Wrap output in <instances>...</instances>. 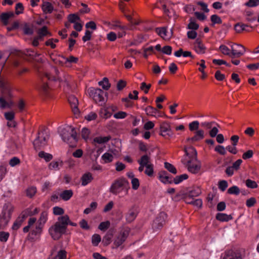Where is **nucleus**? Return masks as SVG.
Instances as JSON below:
<instances>
[{
  "mask_svg": "<svg viewBox=\"0 0 259 259\" xmlns=\"http://www.w3.org/2000/svg\"><path fill=\"white\" fill-rule=\"evenodd\" d=\"M166 218L167 214L164 212H161L159 213L154 221H158V222L160 223V224L163 226Z\"/></svg>",
  "mask_w": 259,
  "mask_h": 259,
  "instance_id": "nucleus-31",
  "label": "nucleus"
},
{
  "mask_svg": "<svg viewBox=\"0 0 259 259\" xmlns=\"http://www.w3.org/2000/svg\"><path fill=\"white\" fill-rule=\"evenodd\" d=\"M48 219V213L47 211H42L38 220V223L42 226L46 223Z\"/></svg>",
  "mask_w": 259,
  "mask_h": 259,
  "instance_id": "nucleus-39",
  "label": "nucleus"
},
{
  "mask_svg": "<svg viewBox=\"0 0 259 259\" xmlns=\"http://www.w3.org/2000/svg\"><path fill=\"white\" fill-rule=\"evenodd\" d=\"M23 32L26 35H32L33 33V30L28 25L25 24L23 27Z\"/></svg>",
  "mask_w": 259,
  "mask_h": 259,
  "instance_id": "nucleus-62",
  "label": "nucleus"
},
{
  "mask_svg": "<svg viewBox=\"0 0 259 259\" xmlns=\"http://www.w3.org/2000/svg\"><path fill=\"white\" fill-rule=\"evenodd\" d=\"M38 156L44 158L47 162H49L53 159V155L50 153H46L42 151L39 152Z\"/></svg>",
  "mask_w": 259,
  "mask_h": 259,
  "instance_id": "nucleus-35",
  "label": "nucleus"
},
{
  "mask_svg": "<svg viewBox=\"0 0 259 259\" xmlns=\"http://www.w3.org/2000/svg\"><path fill=\"white\" fill-rule=\"evenodd\" d=\"M245 5L249 7H256L259 5V0H249Z\"/></svg>",
  "mask_w": 259,
  "mask_h": 259,
  "instance_id": "nucleus-64",
  "label": "nucleus"
},
{
  "mask_svg": "<svg viewBox=\"0 0 259 259\" xmlns=\"http://www.w3.org/2000/svg\"><path fill=\"white\" fill-rule=\"evenodd\" d=\"M43 227L44 226L38 224V225H36L35 228L31 231L32 234L34 235L40 234L41 232Z\"/></svg>",
  "mask_w": 259,
  "mask_h": 259,
  "instance_id": "nucleus-50",
  "label": "nucleus"
},
{
  "mask_svg": "<svg viewBox=\"0 0 259 259\" xmlns=\"http://www.w3.org/2000/svg\"><path fill=\"white\" fill-rule=\"evenodd\" d=\"M68 223L69 217L67 214L58 218L57 221L49 230V233L54 240H58L63 234L66 233Z\"/></svg>",
  "mask_w": 259,
  "mask_h": 259,
  "instance_id": "nucleus-1",
  "label": "nucleus"
},
{
  "mask_svg": "<svg viewBox=\"0 0 259 259\" xmlns=\"http://www.w3.org/2000/svg\"><path fill=\"white\" fill-rule=\"evenodd\" d=\"M41 8L44 13L45 14H50L53 11V6L51 3L48 2H44Z\"/></svg>",
  "mask_w": 259,
  "mask_h": 259,
  "instance_id": "nucleus-22",
  "label": "nucleus"
},
{
  "mask_svg": "<svg viewBox=\"0 0 259 259\" xmlns=\"http://www.w3.org/2000/svg\"><path fill=\"white\" fill-rule=\"evenodd\" d=\"M9 237V233L4 231L0 232V241L6 242Z\"/></svg>",
  "mask_w": 259,
  "mask_h": 259,
  "instance_id": "nucleus-61",
  "label": "nucleus"
},
{
  "mask_svg": "<svg viewBox=\"0 0 259 259\" xmlns=\"http://www.w3.org/2000/svg\"><path fill=\"white\" fill-rule=\"evenodd\" d=\"M216 219L221 222H227L232 220V217L226 213H218L216 215Z\"/></svg>",
  "mask_w": 259,
  "mask_h": 259,
  "instance_id": "nucleus-25",
  "label": "nucleus"
},
{
  "mask_svg": "<svg viewBox=\"0 0 259 259\" xmlns=\"http://www.w3.org/2000/svg\"><path fill=\"white\" fill-rule=\"evenodd\" d=\"M61 136L63 140L68 143L71 147H73L77 142V133L72 126H66L61 132Z\"/></svg>",
  "mask_w": 259,
  "mask_h": 259,
  "instance_id": "nucleus-3",
  "label": "nucleus"
},
{
  "mask_svg": "<svg viewBox=\"0 0 259 259\" xmlns=\"http://www.w3.org/2000/svg\"><path fill=\"white\" fill-rule=\"evenodd\" d=\"M98 83L105 90H108L110 87V84L107 77L103 78V80L99 81Z\"/></svg>",
  "mask_w": 259,
  "mask_h": 259,
  "instance_id": "nucleus-33",
  "label": "nucleus"
},
{
  "mask_svg": "<svg viewBox=\"0 0 259 259\" xmlns=\"http://www.w3.org/2000/svg\"><path fill=\"white\" fill-rule=\"evenodd\" d=\"M93 179L92 175L90 172H87L82 175L81 178V185L86 186L90 183Z\"/></svg>",
  "mask_w": 259,
  "mask_h": 259,
  "instance_id": "nucleus-21",
  "label": "nucleus"
},
{
  "mask_svg": "<svg viewBox=\"0 0 259 259\" xmlns=\"http://www.w3.org/2000/svg\"><path fill=\"white\" fill-rule=\"evenodd\" d=\"M256 203V200L254 197H251L246 200V205L248 207H251Z\"/></svg>",
  "mask_w": 259,
  "mask_h": 259,
  "instance_id": "nucleus-57",
  "label": "nucleus"
},
{
  "mask_svg": "<svg viewBox=\"0 0 259 259\" xmlns=\"http://www.w3.org/2000/svg\"><path fill=\"white\" fill-rule=\"evenodd\" d=\"M196 51L199 54H204L206 50L205 47L202 44L199 38H197L194 43Z\"/></svg>",
  "mask_w": 259,
  "mask_h": 259,
  "instance_id": "nucleus-16",
  "label": "nucleus"
},
{
  "mask_svg": "<svg viewBox=\"0 0 259 259\" xmlns=\"http://www.w3.org/2000/svg\"><path fill=\"white\" fill-rule=\"evenodd\" d=\"M253 151L252 150H248L242 155V158L244 160L250 159L252 157Z\"/></svg>",
  "mask_w": 259,
  "mask_h": 259,
  "instance_id": "nucleus-60",
  "label": "nucleus"
},
{
  "mask_svg": "<svg viewBox=\"0 0 259 259\" xmlns=\"http://www.w3.org/2000/svg\"><path fill=\"white\" fill-rule=\"evenodd\" d=\"M73 195V191L71 190H66L63 191L60 194V197L65 201L70 199Z\"/></svg>",
  "mask_w": 259,
  "mask_h": 259,
  "instance_id": "nucleus-26",
  "label": "nucleus"
},
{
  "mask_svg": "<svg viewBox=\"0 0 259 259\" xmlns=\"http://www.w3.org/2000/svg\"><path fill=\"white\" fill-rule=\"evenodd\" d=\"M137 217V212L134 208H131L125 215L126 220L127 222H133Z\"/></svg>",
  "mask_w": 259,
  "mask_h": 259,
  "instance_id": "nucleus-20",
  "label": "nucleus"
},
{
  "mask_svg": "<svg viewBox=\"0 0 259 259\" xmlns=\"http://www.w3.org/2000/svg\"><path fill=\"white\" fill-rule=\"evenodd\" d=\"M68 19L70 23H74L76 22V21L80 20V18L77 15L72 14L68 15Z\"/></svg>",
  "mask_w": 259,
  "mask_h": 259,
  "instance_id": "nucleus-56",
  "label": "nucleus"
},
{
  "mask_svg": "<svg viewBox=\"0 0 259 259\" xmlns=\"http://www.w3.org/2000/svg\"><path fill=\"white\" fill-rule=\"evenodd\" d=\"M26 218V215H25L24 213H22L21 215L18 217L15 221L12 226V229L13 230H17L21 226Z\"/></svg>",
  "mask_w": 259,
  "mask_h": 259,
  "instance_id": "nucleus-15",
  "label": "nucleus"
},
{
  "mask_svg": "<svg viewBox=\"0 0 259 259\" xmlns=\"http://www.w3.org/2000/svg\"><path fill=\"white\" fill-rule=\"evenodd\" d=\"M246 185L248 188L254 189L257 187V184L256 183L250 179H247L245 182Z\"/></svg>",
  "mask_w": 259,
  "mask_h": 259,
  "instance_id": "nucleus-49",
  "label": "nucleus"
},
{
  "mask_svg": "<svg viewBox=\"0 0 259 259\" xmlns=\"http://www.w3.org/2000/svg\"><path fill=\"white\" fill-rule=\"evenodd\" d=\"M128 189L130 186L128 181L124 178H120L113 182L109 191L114 195H118L122 191L127 194Z\"/></svg>",
  "mask_w": 259,
  "mask_h": 259,
  "instance_id": "nucleus-4",
  "label": "nucleus"
},
{
  "mask_svg": "<svg viewBox=\"0 0 259 259\" xmlns=\"http://www.w3.org/2000/svg\"><path fill=\"white\" fill-rule=\"evenodd\" d=\"M210 20L212 23V25L215 24H221L222 23V19L217 15H212L210 17Z\"/></svg>",
  "mask_w": 259,
  "mask_h": 259,
  "instance_id": "nucleus-46",
  "label": "nucleus"
},
{
  "mask_svg": "<svg viewBox=\"0 0 259 259\" xmlns=\"http://www.w3.org/2000/svg\"><path fill=\"white\" fill-rule=\"evenodd\" d=\"M187 28L196 30L199 28V25L194 22L192 18H191L190 19V23L188 25Z\"/></svg>",
  "mask_w": 259,
  "mask_h": 259,
  "instance_id": "nucleus-44",
  "label": "nucleus"
},
{
  "mask_svg": "<svg viewBox=\"0 0 259 259\" xmlns=\"http://www.w3.org/2000/svg\"><path fill=\"white\" fill-rule=\"evenodd\" d=\"M219 49L224 55L228 56L231 58V49H230L226 46L222 45L220 46Z\"/></svg>",
  "mask_w": 259,
  "mask_h": 259,
  "instance_id": "nucleus-32",
  "label": "nucleus"
},
{
  "mask_svg": "<svg viewBox=\"0 0 259 259\" xmlns=\"http://www.w3.org/2000/svg\"><path fill=\"white\" fill-rule=\"evenodd\" d=\"M204 137V132L202 130H199L195 132V135L193 137L187 138L186 141L188 142H194L201 140Z\"/></svg>",
  "mask_w": 259,
  "mask_h": 259,
  "instance_id": "nucleus-14",
  "label": "nucleus"
},
{
  "mask_svg": "<svg viewBox=\"0 0 259 259\" xmlns=\"http://www.w3.org/2000/svg\"><path fill=\"white\" fill-rule=\"evenodd\" d=\"M110 225V223L109 221L103 222L99 225L98 229L101 231H105L109 228Z\"/></svg>",
  "mask_w": 259,
  "mask_h": 259,
  "instance_id": "nucleus-45",
  "label": "nucleus"
},
{
  "mask_svg": "<svg viewBox=\"0 0 259 259\" xmlns=\"http://www.w3.org/2000/svg\"><path fill=\"white\" fill-rule=\"evenodd\" d=\"M199 123L198 121H194L189 124V130L191 131H193L194 130H197L199 128Z\"/></svg>",
  "mask_w": 259,
  "mask_h": 259,
  "instance_id": "nucleus-52",
  "label": "nucleus"
},
{
  "mask_svg": "<svg viewBox=\"0 0 259 259\" xmlns=\"http://www.w3.org/2000/svg\"><path fill=\"white\" fill-rule=\"evenodd\" d=\"M68 100L74 114L79 113V111L78 109V101L77 98L74 95H70L68 97Z\"/></svg>",
  "mask_w": 259,
  "mask_h": 259,
  "instance_id": "nucleus-11",
  "label": "nucleus"
},
{
  "mask_svg": "<svg viewBox=\"0 0 259 259\" xmlns=\"http://www.w3.org/2000/svg\"><path fill=\"white\" fill-rule=\"evenodd\" d=\"M127 116V113L123 111H119L113 115V117L116 119H123Z\"/></svg>",
  "mask_w": 259,
  "mask_h": 259,
  "instance_id": "nucleus-58",
  "label": "nucleus"
},
{
  "mask_svg": "<svg viewBox=\"0 0 259 259\" xmlns=\"http://www.w3.org/2000/svg\"><path fill=\"white\" fill-rule=\"evenodd\" d=\"M38 89L44 95H48L49 88L47 83L45 82L44 78H42L41 83L38 87Z\"/></svg>",
  "mask_w": 259,
  "mask_h": 259,
  "instance_id": "nucleus-27",
  "label": "nucleus"
},
{
  "mask_svg": "<svg viewBox=\"0 0 259 259\" xmlns=\"http://www.w3.org/2000/svg\"><path fill=\"white\" fill-rule=\"evenodd\" d=\"M128 235V231L123 230L121 231L114 242V244L116 247H118L121 245L125 241Z\"/></svg>",
  "mask_w": 259,
  "mask_h": 259,
  "instance_id": "nucleus-10",
  "label": "nucleus"
},
{
  "mask_svg": "<svg viewBox=\"0 0 259 259\" xmlns=\"http://www.w3.org/2000/svg\"><path fill=\"white\" fill-rule=\"evenodd\" d=\"M248 27L247 25L242 23H238L235 25L234 29L236 32L241 33L243 31H250V30L247 29Z\"/></svg>",
  "mask_w": 259,
  "mask_h": 259,
  "instance_id": "nucleus-23",
  "label": "nucleus"
},
{
  "mask_svg": "<svg viewBox=\"0 0 259 259\" xmlns=\"http://www.w3.org/2000/svg\"><path fill=\"white\" fill-rule=\"evenodd\" d=\"M14 16V14L13 12H9L7 13H3L0 16L1 21L3 22L5 25L8 24V20L11 17Z\"/></svg>",
  "mask_w": 259,
  "mask_h": 259,
  "instance_id": "nucleus-19",
  "label": "nucleus"
},
{
  "mask_svg": "<svg viewBox=\"0 0 259 259\" xmlns=\"http://www.w3.org/2000/svg\"><path fill=\"white\" fill-rule=\"evenodd\" d=\"M53 213L56 215H62L64 213V210L59 206H55L53 207Z\"/></svg>",
  "mask_w": 259,
  "mask_h": 259,
  "instance_id": "nucleus-47",
  "label": "nucleus"
},
{
  "mask_svg": "<svg viewBox=\"0 0 259 259\" xmlns=\"http://www.w3.org/2000/svg\"><path fill=\"white\" fill-rule=\"evenodd\" d=\"M160 132H166L168 137H171L173 135V133L171 130L169 123L167 122H163L160 125Z\"/></svg>",
  "mask_w": 259,
  "mask_h": 259,
  "instance_id": "nucleus-17",
  "label": "nucleus"
},
{
  "mask_svg": "<svg viewBox=\"0 0 259 259\" xmlns=\"http://www.w3.org/2000/svg\"><path fill=\"white\" fill-rule=\"evenodd\" d=\"M240 190L239 188L236 186H233L229 188L227 190V193L230 194H234L238 195L239 194Z\"/></svg>",
  "mask_w": 259,
  "mask_h": 259,
  "instance_id": "nucleus-40",
  "label": "nucleus"
},
{
  "mask_svg": "<svg viewBox=\"0 0 259 259\" xmlns=\"http://www.w3.org/2000/svg\"><path fill=\"white\" fill-rule=\"evenodd\" d=\"M159 179L161 182L166 184H172L173 180H168V174L166 171H161L159 173Z\"/></svg>",
  "mask_w": 259,
  "mask_h": 259,
  "instance_id": "nucleus-18",
  "label": "nucleus"
},
{
  "mask_svg": "<svg viewBox=\"0 0 259 259\" xmlns=\"http://www.w3.org/2000/svg\"><path fill=\"white\" fill-rule=\"evenodd\" d=\"M189 199H190V198H186V199L185 200V202L186 203L189 204H192L194 206H196L199 208L201 207L202 205V201L201 199H197L194 200V201H191V202L188 201Z\"/></svg>",
  "mask_w": 259,
  "mask_h": 259,
  "instance_id": "nucleus-36",
  "label": "nucleus"
},
{
  "mask_svg": "<svg viewBox=\"0 0 259 259\" xmlns=\"http://www.w3.org/2000/svg\"><path fill=\"white\" fill-rule=\"evenodd\" d=\"M23 10L24 7L22 3H19L16 4L15 7V13L17 15L23 13Z\"/></svg>",
  "mask_w": 259,
  "mask_h": 259,
  "instance_id": "nucleus-54",
  "label": "nucleus"
},
{
  "mask_svg": "<svg viewBox=\"0 0 259 259\" xmlns=\"http://www.w3.org/2000/svg\"><path fill=\"white\" fill-rule=\"evenodd\" d=\"M37 33L40 37H44L47 35L51 36V33L48 31V27L46 26H43L37 31Z\"/></svg>",
  "mask_w": 259,
  "mask_h": 259,
  "instance_id": "nucleus-37",
  "label": "nucleus"
},
{
  "mask_svg": "<svg viewBox=\"0 0 259 259\" xmlns=\"http://www.w3.org/2000/svg\"><path fill=\"white\" fill-rule=\"evenodd\" d=\"M215 151L219 153L220 154L225 155L226 154V149L222 145H218L214 149Z\"/></svg>",
  "mask_w": 259,
  "mask_h": 259,
  "instance_id": "nucleus-53",
  "label": "nucleus"
},
{
  "mask_svg": "<svg viewBox=\"0 0 259 259\" xmlns=\"http://www.w3.org/2000/svg\"><path fill=\"white\" fill-rule=\"evenodd\" d=\"M101 240V238L99 234H95L92 236V242L94 246H98Z\"/></svg>",
  "mask_w": 259,
  "mask_h": 259,
  "instance_id": "nucleus-42",
  "label": "nucleus"
},
{
  "mask_svg": "<svg viewBox=\"0 0 259 259\" xmlns=\"http://www.w3.org/2000/svg\"><path fill=\"white\" fill-rule=\"evenodd\" d=\"M231 58H238L242 56L245 52V48L241 45L234 44L231 46Z\"/></svg>",
  "mask_w": 259,
  "mask_h": 259,
  "instance_id": "nucleus-8",
  "label": "nucleus"
},
{
  "mask_svg": "<svg viewBox=\"0 0 259 259\" xmlns=\"http://www.w3.org/2000/svg\"><path fill=\"white\" fill-rule=\"evenodd\" d=\"M36 192V189L35 187H31L27 189L26 194L29 197H33Z\"/></svg>",
  "mask_w": 259,
  "mask_h": 259,
  "instance_id": "nucleus-63",
  "label": "nucleus"
},
{
  "mask_svg": "<svg viewBox=\"0 0 259 259\" xmlns=\"http://www.w3.org/2000/svg\"><path fill=\"white\" fill-rule=\"evenodd\" d=\"M166 218L167 214L164 212H161L159 213L154 221H158V222L160 223V224L163 226Z\"/></svg>",
  "mask_w": 259,
  "mask_h": 259,
  "instance_id": "nucleus-30",
  "label": "nucleus"
},
{
  "mask_svg": "<svg viewBox=\"0 0 259 259\" xmlns=\"http://www.w3.org/2000/svg\"><path fill=\"white\" fill-rule=\"evenodd\" d=\"M0 88L1 89V97H4L7 100L12 98V89L8 81L3 77H0Z\"/></svg>",
  "mask_w": 259,
  "mask_h": 259,
  "instance_id": "nucleus-5",
  "label": "nucleus"
},
{
  "mask_svg": "<svg viewBox=\"0 0 259 259\" xmlns=\"http://www.w3.org/2000/svg\"><path fill=\"white\" fill-rule=\"evenodd\" d=\"M156 31L158 34L162 38H164L166 36L167 31L165 27L157 28L156 29Z\"/></svg>",
  "mask_w": 259,
  "mask_h": 259,
  "instance_id": "nucleus-48",
  "label": "nucleus"
},
{
  "mask_svg": "<svg viewBox=\"0 0 259 259\" xmlns=\"http://www.w3.org/2000/svg\"><path fill=\"white\" fill-rule=\"evenodd\" d=\"M63 163L62 161H53L49 163L48 167L50 170H58L60 169V167L63 166Z\"/></svg>",
  "mask_w": 259,
  "mask_h": 259,
  "instance_id": "nucleus-24",
  "label": "nucleus"
},
{
  "mask_svg": "<svg viewBox=\"0 0 259 259\" xmlns=\"http://www.w3.org/2000/svg\"><path fill=\"white\" fill-rule=\"evenodd\" d=\"M102 158L105 163H109L112 161L113 156L109 153H105L102 156Z\"/></svg>",
  "mask_w": 259,
  "mask_h": 259,
  "instance_id": "nucleus-41",
  "label": "nucleus"
},
{
  "mask_svg": "<svg viewBox=\"0 0 259 259\" xmlns=\"http://www.w3.org/2000/svg\"><path fill=\"white\" fill-rule=\"evenodd\" d=\"M48 138V136H45L44 133H38L33 143L34 149L37 150L43 148L47 145Z\"/></svg>",
  "mask_w": 259,
  "mask_h": 259,
  "instance_id": "nucleus-7",
  "label": "nucleus"
},
{
  "mask_svg": "<svg viewBox=\"0 0 259 259\" xmlns=\"http://www.w3.org/2000/svg\"><path fill=\"white\" fill-rule=\"evenodd\" d=\"M201 193V191L200 188L198 187H195L191 190L188 191V192L185 193L181 192L179 195H182V198L184 199L185 201L187 198H189L190 199L191 198L193 199V198L199 196Z\"/></svg>",
  "mask_w": 259,
  "mask_h": 259,
  "instance_id": "nucleus-9",
  "label": "nucleus"
},
{
  "mask_svg": "<svg viewBox=\"0 0 259 259\" xmlns=\"http://www.w3.org/2000/svg\"><path fill=\"white\" fill-rule=\"evenodd\" d=\"M190 149L192 150V153L193 154L190 157V159L187 160L184 157L182 159V162L186 165L189 171L192 174H197L201 169V162L197 159V153L195 148L191 147Z\"/></svg>",
  "mask_w": 259,
  "mask_h": 259,
  "instance_id": "nucleus-2",
  "label": "nucleus"
},
{
  "mask_svg": "<svg viewBox=\"0 0 259 259\" xmlns=\"http://www.w3.org/2000/svg\"><path fill=\"white\" fill-rule=\"evenodd\" d=\"M145 173L149 177H152L153 174V165L152 164L146 166Z\"/></svg>",
  "mask_w": 259,
  "mask_h": 259,
  "instance_id": "nucleus-55",
  "label": "nucleus"
},
{
  "mask_svg": "<svg viewBox=\"0 0 259 259\" xmlns=\"http://www.w3.org/2000/svg\"><path fill=\"white\" fill-rule=\"evenodd\" d=\"M145 111L148 115L151 116H153L158 111L157 109L151 106L147 107L145 109Z\"/></svg>",
  "mask_w": 259,
  "mask_h": 259,
  "instance_id": "nucleus-51",
  "label": "nucleus"
},
{
  "mask_svg": "<svg viewBox=\"0 0 259 259\" xmlns=\"http://www.w3.org/2000/svg\"><path fill=\"white\" fill-rule=\"evenodd\" d=\"M112 237V234L111 233L108 232L103 239V242L105 245H108L111 242V240Z\"/></svg>",
  "mask_w": 259,
  "mask_h": 259,
  "instance_id": "nucleus-43",
  "label": "nucleus"
},
{
  "mask_svg": "<svg viewBox=\"0 0 259 259\" xmlns=\"http://www.w3.org/2000/svg\"><path fill=\"white\" fill-rule=\"evenodd\" d=\"M228 184L226 181L222 180L219 183V188L222 191H224L228 187Z\"/></svg>",
  "mask_w": 259,
  "mask_h": 259,
  "instance_id": "nucleus-59",
  "label": "nucleus"
},
{
  "mask_svg": "<svg viewBox=\"0 0 259 259\" xmlns=\"http://www.w3.org/2000/svg\"><path fill=\"white\" fill-rule=\"evenodd\" d=\"M11 219V213L9 211H3L0 214V224L3 227H6Z\"/></svg>",
  "mask_w": 259,
  "mask_h": 259,
  "instance_id": "nucleus-13",
  "label": "nucleus"
},
{
  "mask_svg": "<svg viewBox=\"0 0 259 259\" xmlns=\"http://www.w3.org/2000/svg\"><path fill=\"white\" fill-rule=\"evenodd\" d=\"M223 259H242V257L239 252L231 249L225 251Z\"/></svg>",
  "mask_w": 259,
  "mask_h": 259,
  "instance_id": "nucleus-12",
  "label": "nucleus"
},
{
  "mask_svg": "<svg viewBox=\"0 0 259 259\" xmlns=\"http://www.w3.org/2000/svg\"><path fill=\"white\" fill-rule=\"evenodd\" d=\"M89 95L96 103H103L104 102V92L99 88H90L88 90Z\"/></svg>",
  "mask_w": 259,
  "mask_h": 259,
  "instance_id": "nucleus-6",
  "label": "nucleus"
},
{
  "mask_svg": "<svg viewBox=\"0 0 259 259\" xmlns=\"http://www.w3.org/2000/svg\"><path fill=\"white\" fill-rule=\"evenodd\" d=\"M150 157L147 155H143L140 159L138 160V162L139 164H141L146 166H147L148 165L151 164V163H150Z\"/></svg>",
  "mask_w": 259,
  "mask_h": 259,
  "instance_id": "nucleus-28",
  "label": "nucleus"
},
{
  "mask_svg": "<svg viewBox=\"0 0 259 259\" xmlns=\"http://www.w3.org/2000/svg\"><path fill=\"white\" fill-rule=\"evenodd\" d=\"M164 167L170 172L173 174H176L177 173V170L176 167L171 163L165 162H164Z\"/></svg>",
  "mask_w": 259,
  "mask_h": 259,
  "instance_id": "nucleus-38",
  "label": "nucleus"
},
{
  "mask_svg": "<svg viewBox=\"0 0 259 259\" xmlns=\"http://www.w3.org/2000/svg\"><path fill=\"white\" fill-rule=\"evenodd\" d=\"M111 139L110 136L107 137H97L94 139V142L98 144H104L108 142Z\"/></svg>",
  "mask_w": 259,
  "mask_h": 259,
  "instance_id": "nucleus-29",
  "label": "nucleus"
},
{
  "mask_svg": "<svg viewBox=\"0 0 259 259\" xmlns=\"http://www.w3.org/2000/svg\"><path fill=\"white\" fill-rule=\"evenodd\" d=\"M188 178L187 174H184L180 176H176L173 180V183L175 184H178L183 180H187Z\"/></svg>",
  "mask_w": 259,
  "mask_h": 259,
  "instance_id": "nucleus-34",
  "label": "nucleus"
}]
</instances>
